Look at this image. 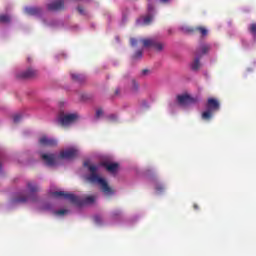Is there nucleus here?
<instances>
[{
  "instance_id": "obj_1",
  "label": "nucleus",
  "mask_w": 256,
  "mask_h": 256,
  "mask_svg": "<svg viewBox=\"0 0 256 256\" xmlns=\"http://www.w3.org/2000/svg\"><path fill=\"white\" fill-rule=\"evenodd\" d=\"M101 166L105 167L107 171H109V173H116L117 171H119V164L117 163L105 161L99 165H95L91 163L90 160H86L84 161V167H87L90 173V175L87 176L86 179L90 183H96L97 185H100L103 193H105L106 195H113V190L109 187L107 181L97 174V171H99V167Z\"/></svg>"
},
{
  "instance_id": "obj_2",
  "label": "nucleus",
  "mask_w": 256,
  "mask_h": 256,
  "mask_svg": "<svg viewBox=\"0 0 256 256\" xmlns=\"http://www.w3.org/2000/svg\"><path fill=\"white\" fill-rule=\"evenodd\" d=\"M79 155V148L70 147L62 150L58 156L53 154H42V161L49 167H53L56 163H59L60 159H73Z\"/></svg>"
},
{
  "instance_id": "obj_3",
  "label": "nucleus",
  "mask_w": 256,
  "mask_h": 256,
  "mask_svg": "<svg viewBox=\"0 0 256 256\" xmlns=\"http://www.w3.org/2000/svg\"><path fill=\"white\" fill-rule=\"evenodd\" d=\"M52 197H55L56 199H67L68 201H70L71 203H75L76 205H91V203H95V198L93 196L81 198L79 196L66 193L65 191L52 192Z\"/></svg>"
},
{
  "instance_id": "obj_4",
  "label": "nucleus",
  "mask_w": 256,
  "mask_h": 256,
  "mask_svg": "<svg viewBox=\"0 0 256 256\" xmlns=\"http://www.w3.org/2000/svg\"><path fill=\"white\" fill-rule=\"evenodd\" d=\"M208 110L202 113V119H211L213 111H219V100L215 98H209L207 102Z\"/></svg>"
},
{
  "instance_id": "obj_5",
  "label": "nucleus",
  "mask_w": 256,
  "mask_h": 256,
  "mask_svg": "<svg viewBox=\"0 0 256 256\" xmlns=\"http://www.w3.org/2000/svg\"><path fill=\"white\" fill-rule=\"evenodd\" d=\"M77 117V114H67L65 112H61L58 116L57 122L59 125H62V127H68V125H72V123L77 121Z\"/></svg>"
},
{
  "instance_id": "obj_6",
  "label": "nucleus",
  "mask_w": 256,
  "mask_h": 256,
  "mask_svg": "<svg viewBox=\"0 0 256 256\" xmlns=\"http://www.w3.org/2000/svg\"><path fill=\"white\" fill-rule=\"evenodd\" d=\"M195 101H196L195 98L191 97L189 94H180L177 96V103L182 107L191 105L195 103Z\"/></svg>"
},
{
  "instance_id": "obj_7",
  "label": "nucleus",
  "mask_w": 256,
  "mask_h": 256,
  "mask_svg": "<svg viewBox=\"0 0 256 256\" xmlns=\"http://www.w3.org/2000/svg\"><path fill=\"white\" fill-rule=\"evenodd\" d=\"M153 21V6L151 3H148V14L144 17H141L137 23L139 25H149Z\"/></svg>"
},
{
  "instance_id": "obj_8",
  "label": "nucleus",
  "mask_w": 256,
  "mask_h": 256,
  "mask_svg": "<svg viewBox=\"0 0 256 256\" xmlns=\"http://www.w3.org/2000/svg\"><path fill=\"white\" fill-rule=\"evenodd\" d=\"M140 43H142L143 47H155L157 51H163V48L165 47L163 44L155 41L154 39H142L140 40Z\"/></svg>"
},
{
  "instance_id": "obj_9",
  "label": "nucleus",
  "mask_w": 256,
  "mask_h": 256,
  "mask_svg": "<svg viewBox=\"0 0 256 256\" xmlns=\"http://www.w3.org/2000/svg\"><path fill=\"white\" fill-rule=\"evenodd\" d=\"M39 143L44 147H53L54 145H57V140L49 138L48 136H42L39 139Z\"/></svg>"
},
{
  "instance_id": "obj_10",
  "label": "nucleus",
  "mask_w": 256,
  "mask_h": 256,
  "mask_svg": "<svg viewBox=\"0 0 256 256\" xmlns=\"http://www.w3.org/2000/svg\"><path fill=\"white\" fill-rule=\"evenodd\" d=\"M59 9H63V1L61 0L48 4L49 11H59Z\"/></svg>"
},
{
  "instance_id": "obj_11",
  "label": "nucleus",
  "mask_w": 256,
  "mask_h": 256,
  "mask_svg": "<svg viewBox=\"0 0 256 256\" xmlns=\"http://www.w3.org/2000/svg\"><path fill=\"white\" fill-rule=\"evenodd\" d=\"M36 71L33 69H28L26 72L18 75L20 79H29L30 77H35Z\"/></svg>"
},
{
  "instance_id": "obj_12",
  "label": "nucleus",
  "mask_w": 256,
  "mask_h": 256,
  "mask_svg": "<svg viewBox=\"0 0 256 256\" xmlns=\"http://www.w3.org/2000/svg\"><path fill=\"white\" fill-rule=\"evenodd\" d=\"M25 13H27V15H37V13H39V9L33 7H26Z\"/></svg>"
},
{
  "instance_id": "obj_13",
  "label": "nucleus",
  "mask_w": 256,
  "mask_h": 256,
  "mask_svg": "<svg viewBox=\"0 0 256 256\" xmlns=\"http://www.w3.org/2000/svg\"><path fill=\"white\" fill-rule=\"evenodd\" d=\"M200 67H201V63L199 62V58L194 59L191 64V69L193 71H197Z\"/></svg>"
},
{
  "instance_id": "obj_14",
  "label": "nucleus",
  "mask_w": 256,
  "mask_h": 256,
  "mask_svg": "<svg viewBox=\"0 0 256 256\" xmlns=\"http://www.w3.org/2000/svg\"><path fill=\"white\" fill-rule=\"evenodd\" d=\"M208 51H209V45L204 44L200 47L198 51V55H205V53H207Z\"/></svg>"
},
{
  "instance_id": "obj_15",
  "label": "nucleus",
  "mask_w": 256,
  "mask_h": 256,
  "mask_svg": "<svg viewBox=\"0 0 256 256\" xmlns=\"http://www.w3.org/2000/svg\"><path fill=\"white\" fill-rule=\"evenodd\" d=\"M39 188L34 183H28V190L31 193H35Z\"/></svg>"
},
{
  "instance_id": "obj_16",
  "label": "nucleus",
  "mask_w": 256,
  "mask_h": 256,
  "mask_svg": "<svg viewBox=\"0 0 256 256\" xmlns=\"http://www.w3.org/2000/svg\"><path fill=\"white\" fill-rule=\"evenodd\" d=\"M11 21V18L7 15H1L0 16V23H9Z\"/></svg>"
},
{
  "instance_id": "obj_17",
  "label": "nucleus",
  "mask_w": 256,
  "mask_h": 256,
  "mask_svg": "<svg viewBox=\"0 0 256 256\" xmlns=\"http://www.w3.org/2000/svg\"><path fill=\"white\" fill-rule=\"evenodd\" d=\"M67 213H69V211L65 209H60L55 212V215H57L58 217H63V215H67Z\"/></svg>"
},
{
  "instance_id": "obj_18",
  "label": "nucleus",
  "mask_w": 256,
  "mask_h": 256,
  "mask_svg": "<svg viewBox=\"0 0 256 256\" xmlns=\"http://www.w3.org/2000/svg\"><path fill=\"white\" fill-rule=\"evenodd\" d=\"M249 29H250V32L252 33L253 37L256 39V24H251Z\"/></svg>"
},
{
  "instance_id": "obj_19",
  "label": "nucleus",
  "mask_w": 256,
  "mask_h": 256,
  "mask_svg": "<svg viewBox=\"0 0 256 256\" xmlns=\"http://www.w3.org/2000/svg\"><path fill=\"white\" fill-rule=\"evenodd\" d=\"M72 79H74V81H81L82 76L81 74H71Z\"/></svg>"
},
{
  "instance_id": "obj_20",
  "label": "nucleus",
  "mask_w": 256,
  "mask_h": 256,
  "mask_svg": "<svg viewBox=\"0 0 256 256\" xmlns=\"http://www.w3.org/2000/svg\"><path fill=\"white\" fill-rule=\"evenodd\" d=\"M27 201V198H18L14 200V203H25Z\"/></svg>"
},
{
  "instance_id": "obj_21",
  "label": "nucleus",
  "mask_w": 256,
  "mask_h": 256,
  "mask_svg": "<svg viewBox=\"0 0 256 256\" xmlns=\"http://www.w3.org/2000/svg\"><path fill=\"white\" fill-rule=\"evenodd\" d=\"M142 55H143V52L137 51V52L135 53L134 57H135V59H139V57H142Z\"/></svg>"
},
{
  "instance_id": "obj_22",
  "label": "nucleus",
  "mask_w": 256,
  "mask_h": 256,
  "mask_svg": "<svg viewBox=\"0 0 256 256\" xmlns=\"http://www.w3.org/2000/svg\"><path fill=\"white\" fill-rule=\"evenodd\" d=\"M21 119V115L17 114L14 116L13 120H14V123H18V121Z\"/></svg>"
},
{
  "instance_id": "obj_23",
  "label": "nucleus",
  "mask_w": 256,
  "mask_h": 256,
  "mask_svg": "<svg viewBox=\"0 0 256 256\" xmlns=\"http://www.w3.org/2000/svg\"><path fill=\"white\" fill-rule=\"evenodd\" d=\"M130 43H131L132 47H135L137 45V40H135V38H131Z\"/></svg>"
},
{
  "instance_id": "obj_24",
  "label": "nucleus",
  "mask_w": 256,
  "mask_h": 256,
  "mask_svg": "<svg viewBox=\"0 0 256 256\" xmlns=\"http://www.w3.org/2000/svg\"><path fill=\"white\" fill-rule=\"evenodd\" d=\"M101 115H103V110L98 109V110L96 111V117L99 118V117H101Z\"/></svg>"
},
{
  "instance_id": "obj_25",
  "label": "nucleus",
  "mask_w": 256,
  "mask_h": 256,
  "mask_svg": "<svg viewBox=\"0 0 256 256\" xmlns=\"http://www.w3.org/2000/svg\"><path fill=\"white\" fill-rule=\"evenodd\" d=\"M199 31H200L201 35L207 34V29H205V28H199Z\"/></svg>"
},
{
  "instance_id": "obj_26",
  "label": "nucleus",
  "mask_w": 256,
  "mask_h": 256,
  "mask_svg": "<svg viewBox=\"0 0 256 256\" xmlns=\"http://www.w3.org/2000/svg\"><path fill=\"white\" fill-rule=\"evenodd\" d=\"M132 85L134 89H137V82H135V80H132Z\"/></svg>"
},
{
  "instance_id": "obj_27",
  "label": "nucleus",
  "mask_w": 256,
  "mask_h": 256,
  "mask_svg": "<svg viewBox=\"0 0 256 256\" xmlns=\"http://www.w3.org/2000/svg\"><path fill=\"white\" fill-rule=\"evenodd\" d=\"M78 11H79V13H80L81 15H83L84 10H83V8H82V7H78Z\"/></svg>"
},
{
  "instance_id": "obj_28",
  "label": "nucleus",
  "mask_w": 256,
  "mask_h": 256,
  "mask_svg": "<svg viewBox=\"0 0 256 256\" xmlns=\"http://www.w3.org/2000/svg\"><path fill=\"white\" fill-rule=\"evenodd\" d=\"M94 219H95L96 223H99V221L101 220V218L99 216H96Z\"/></svg>"
},
{
  "instance_id": "obj_29",
  "label": "nucleus",
  "mask_w": 256,
  "mask_h": 256,
  "mask_svg": "<svg viewBox=\"0 0 256 256\" xmlns=\"http://www.w3.org/2000/svg\"><path fill=\"white\" fill-rule=\"evenodd\" d=\"M161 3H169L170 0H160Z\"/></svg>"
},
{
  "instance_id": "obj_30",
  "label": "nucleus",
  "mask_w": 256,
  "mask_h": 256,
  "mask_svg": "<svg viewBox=\"0 0 256 256\" xmlns=\"http://www.w3.org/2000/svg\"><path fill=\"white\" fill-rule=\"evenodd\" d=\"M149 73V70H143V75H147Z\"/></svg>"
},
{
  "instance_id": "obj_31",
  "label": "nucleus",
  "mask_w": 256,
  "mask_h": 256,
  "mask_svg": "<svg viewBox=\"0 0 256 256\" xmlns=\"http://www.w3.org/2000/svg\"><path fill=\"white\" fill-rule=\"evenodd\" d=\"M156 191H160L159 186H156Z\"/></svg>"
},
{
  "instance_id": "obj_32",
  "label": "nucleus",
  "mask_w": 256,
  "mask_h": 256,
  "mask_svg": "<svg viewBox=\"0 0 256 256\" xmlns=\"http://www.w3.org/2000/svg\"><path fill=\"white\" fill-rule=\"evenodd\" d=\"M194 208L197 209V205H194Z\"/></svg>"
},
{
  "instance_id": "obj_33",
  "label": "nucleus",
  "mask_w": 256,
  "mask_h": 256,
  "mask_svg": "<svg viewBox=\"0 0 256 256\" xmlns=\"http://www.w3.org/2000/svg\"><path fill=\"white\" fill-rule=\"evenodd\" d=\"M152 0H148L149 3H151Z\"/></svg>"
}]
</instances>
